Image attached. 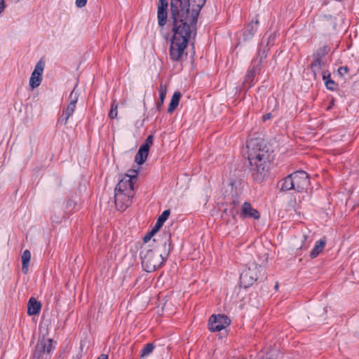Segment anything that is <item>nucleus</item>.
Segmentation results:
<instances>
[{
	"instance_id": "412c9836",
	"label": "nucleus",
	"mask_w": 359,
	"mask_h": 359,
	"mask_svg": "<svg viewBox=\"0 0 359 359\" xmlns=\"http://www.w3.org/2000/svg\"><path fill=\"white\" fill-rule=\"evenodd\" d=\"M155 348V345L153 343L147 344L141 351L140 358H144L150 355L154 348Z\"/></svg>"
},
{
	"instance_id": "7c9ffc66",
	"label": "nucleus",
	"mask_w": 359,
	"mask_h": 359,
	"mask_svg": "<svg viewBox=\"0 0 359 359\" xmlns=\"http://www.w3.org/2000/svg\"><path fill=\"white\" fill-rule=\"evenodd\" d=\"M88 0H76V6L78 8H83L86 5Z\"/></svg>"
},
{
	"instance_id": "bb28decb",
	"label": "nucleus",
	"mask_w": 359,
	"mask_h": 359,
	"mask_svg": "<svg viewBox=\"0 0 359 359\" xmlns=\"http://www.w3.org/2000/svg\"><path fill=\"white\" fill-rule=\"evenodd\" d=\"M170 214L169 210H164L163 213L158 217V219L164 223Z\"/></svg>"
},
{
	"instance_id": "aec40b11",
	"label": "nucleus",
	"mask_w": 359,
	"mask_h": 359,
	"mask_svg": "<svg viewBox=\"0 0 359 359\" xmlns=\"http://www.w3.org/2000/svg\"><path fill=\"white\" fill-rule=\"evenodd\" d=\"M256 75L255 67L249 69L245 76L243 85L246 87H250L255 76Z\"/></svg>"
},
{
	"instance_id": "5701e85b",
	"label": "nucleus",
	"mask_w": 359,
	"mask_h": 359,
	"mask_svg": "<svg viewBox=\"0 0 359 359\" xmlns=\"http://www.w3.org/2000/svg\"><path fill=\"white\" fill-rule=\"evenodd\" d=\"M330 78V74L326 75L325 72L323 74V79L325 81L326 87L330 90H334L335 88V83Z\"/></svg>"
},
{
	"instance_id": "f8f14e48",
	"label": "nucleus",
	"mask_w": 359,
	"mask_h": 359,
	"mask_svg": "<svg viewBox=\"0 0 359 359\" xmlns=\"http://www.w3.org/2000/svg\"><path fill=\"white\" fill-rule=\"evenodd\" d=\"M133 184V182H130V177L124 176L119 181L114 191L127 192L128 194H134Z\"/></svg>"
},
{
	"instance_id": "58836bf2",
	"label": "nucleus",
	"mask_w": 359,
	"mask_h": 359,
	"mask_svg": "<svg viewBox=\"0 0 359 359\" xmlns=\"http://www.w3.org/2000/svg\"><path fill=\"white\" fill-rule=\"evenodd\" d=\"M232 216H233V217H235V212H232Z\"/></svg>"
},
{
	"instance_id": "cd10ccee",
	"label": "nucleus",
	"mask_w": 359,
	"mask_h": 359,
	"mask_svg": "<svg viewBox=\"0 0 359 359\" xmlns=\"http://www.w3.org/2000/svg\"><path fill=\"white\" fill-rule=\"evenodd\" d=\"M156 233H154L152 230L149 232L144 237V243L143 244H152V241L150 242L151 238L154 236Z\"/></svg>"
},
{
	"instance_id": "f704fd0d",
	"label": "nucleus",
	"mask_w": 359,
	"mask_h": 359,
	"mask_svg": "<svg viewBox=\"0 0 359 359\" xmlns=\"http://www.w3.org/2000/svg\"><path fill=\"white\" fill-rule=\"evenodd\" d=\"M6 8L5 0H0V14Z\"/></svg>"
},
{
	"instance_id": "a878e982",
	"label": "nucleus",
	"mask_w": 359,
	"mask_h": 359,
	"mask_svg": "<svg viewBox=\"0 0 359 359\" xmlns=\"http://www.w3.org/2000/svg\"><path fill=\"white\" fill-rule=\"evenodd\" d=\"M166 93H167V87L165 85H163V84H161L160 85V89H159V100H160V102L158 104V105H161L163 104V101H164V99L165 97V95H166Z\"/></svg>"
},
{
	"instance_id": "473e14b6",
	"label": "nucleus",
	"mask_w": 359,
	"mask_h": 359,
	"mask_svg": "<svg viewBox=\"0 0 359 359\" xmlns=\"http://www.w3.org/2000/svg\"><path fill=\"white\" fill-rule=\"evenodd\" d=\"M338 72L339 74L344 75L348 72V68L346 67H341L339 68Z\"/></svg>"
},
{
	"instance_id": "2f4dec72",
	"label": "nucleus",
	"mask_w": 359,
	"mask_h": 359,
	"mask_svg": "<svg viewBox=\"0 0 359 359\" xmlns=\"http://www.w3.org/2000/svg\"><path fill=\"white\" fill-rule=\"evenodd\" d=\"M144 144H147L149 145V147H151L153 144V136L152 135H149L145 142H144Z\"/></svg>"
},
{
	"instance_id": "ddd939ff",
	"label": "nucleus",
	"mask_w": 359,
	"mask_h": 359,
	"mask_svg": "<svg viewBox=\"0 0 359 359\" xmlns=\"http://www.w3.org/2000/svg\"><path fill=\"white\" fill-rule=\"evenodd\" d=\"M241 215L245 217H252L253 219H258L260 216L259 212L248 202L243 204Z\"/></svg>"
},
{
	"instance_id": "20e7f679",
	"label": "nucleus",
	"mask_w": 359,
	"mask_h": 359,
	"mask_svg": "<svg viewBox=\"0 0 359 359\" xmlns=\"http://www.w3.org/2000/svg\"><path fill=\"white\" fill-rule=\"evenodd\" d=\"M281 191L294 190L297 192H303L307 189L310 184L309 175L299 170L287 175L278 183Z\"/></svg>"
},
{
	"instance_id": "b1692460",
	"label": "nucleus",
	"mask_w": 359,
	"mask_h": 359,
	"mask_svg": "<svg viewBox=\"0 0 359 359\" xmlns=\"http://www.w3.org/2000/svg\"><path fill=\"white\" fill-rule=\"evenodd\" d=\"M118 116V104L116 103V100H113L111 109L109 113V117L111 119L116 118Z\"/></svg>"
},
{
	"instance_id": "4468645a",
	"label": "nucleus",
	"mask_w": 359,
	"mask_h": 359,
	"mask_svg": "<svg viewBox=\"0 0 359 359\" xmlns=\"http://www.w3.org/2000/svg\"><path fill=\"white\" fill-rule=\"evenodd\" d=\"M41 304L34 297H31L27 304V314L29 316H36L40 313Z\"/></svg>"
},
{
	"instance_id": "39448f33",
	"label": "nucleus",
	"mask_w": 359,
	"mask_h": 359,
	"mask_svg": "<svg viewBox=\"0 0 359 359\" xmlns=\"http://www.w3.org/2000/svg\"><path fill=\"white\" fill-rule=\"evenodd\" d=\"M51 339H47L43 337L39 339L36 343L33 358L36 359H50L51 357V352L54 348Z\"/></svg>"
},
{
	"instance_id": "6ab92c4d",
	"label": "nucleus",
	"mask_w": 359,
	"mask_h": 359,
	"mask_svg": "<svg viewBox=\"0 0 359 359\" xmlns=\"http://www.w3.org/2000/svg\"><path fill=\"white\" fill-rule=\"evenodd\" d=\"M181 96L182 95L179 91H176L173 94L168 109V113H172L177 107Z\"/></svg>"
},
{
	"instance_id": "2eb2a0df",
	"label": "nucleus",
	"mask_w": 359,
	"mask_h": 359,
	"mask_svg": "<svg viewBox=\"0 0 359 359\" xmlns=\"http://www.w3.org/2000/svg\"><path fill=\"white\" fill-rule=\"evenodd\" d=\"M258 25V20H252L248 25L243 33L245 40L250 39L255 34L257 31Z\"/></svg>"
},
{
	"instance_id": "f257e3e1",
	"label": "nucleus",
	"mask_w": 359,
	"mask_h": 359,
	"mask_svg": "<svg viewBox=\"0 0 359 359\" xmlns=\"http://www.w3.org/2000/svg\"><path fill=\"white\" fill-rule=\"evenodd\" d=\"M205 1L171 0L173 36L170 56L172 60L182 58L191 35L196 36L198 16Z\"/></svg>"
},
{
	"instance_id": "1a4fd4ad",
	"label": "nucleus",
	"mask_w": 359,
	"mask_h": 359,
	"mask_svg": "<svg viewBox=\"0 0 359 359\" xmlns=\"http://www.w3.org/2000/svg\"><path fill=\"white\" fill-rule=\"evenodd\" d=\"M114 202L118 210L124 211L132 203L134 194L114 191Z\"/></svg>"
},
{
	"instance_id": "dca6fc26",
	"label": "nucleus",
	"mask_w": 359,
	"mask_h": 359,
	"mask_svg": "<svg viewBox=\"0 0 359 359\" xmlns=\"http://www.w3.org/2000/svg\"><path fill=\"white\" fill-rule=\"evenodd\" d=\"M326 244L325 238L320 239L316 243L313 249L310 253L311 258H316L324 249Z\"/></svg>"
},
{
	"instance_id": "a211bd4d",
	"label": "nucleus",
	"mask_w": 359,
	"mask_h": 359,
	"mask_svg": "<svg viewBox=\"0 0 359 359\" xmlns=\"http://www.w3.org/2000/svg\"><path fill=\"white\" fill-rule=\"evenodd\" d=\"M325 64V61L324 59H319L315 57V60L311 65V70L315 76H316L317 74L321 71Z\"/></svg>"
},
{
	"instance_id": "393cba45",
	"label": "nucleus",
	"mask_w": 359,
	"mask_h": 359,
	"mask_svg": "<svg viewBox=\"0 0 359 359\" xmlns=\"http://www.w3.org/2000/svg\"><path fill=\"white\" fill-rule=\"evenodd\" d=\"M330 48L327 46H323L318 50L314 57L316 58L323 59V57L328 53Z\"/></svg>"
},
{
	"instance_id": "c85d7f7f",
	"label": "nucleus",
	"mask_w": 359,
	"mask_h": 359,
	"mask_svg": "<svg viewBox=\"0 0 359 359\" xmlns=\"http://www.w3.org/2000/svg\"><path fill=\"white\" fill-rule=\"evenodd\" d=\"M129 172H130L129 174H126V175H125V176H128V177H130V182H133V180L137 178L138 172L136 170H129Z\"/></svg>"
},
{
	"instance_id": "4c0bfd02",
	"label": "nucleus",
	"mask_w": 359,
	"mask_h": 359,
	"mask_svg": "<svg viewBox=\"0 0 359 359\" xmlns=\"http://www.w3.org/2000/svg\"><path fill=\"white\" fill-rule=\"evenodd\" d=\"M266 57V52L265 50H263L262 53V57H261V59H260V62H262V58H264Z\"/></svg>"
},
{
	"instance_id": "423d86ee",
	"label": "nucleus",
	"mask_w": 359,
	"mask_h": 359,
	"mask_svg": "<svg viewBox=\"0 0 359 359\" xmlns=\"http://www.w3.org/2000/svg\"><path fill=\"white\" fill-rule=\"evenodd\" d=\"M261 272V267L257 265H252L243 271L240 276L241 285L244 287L252 285L258 279Z\"/></svg>"
},
{
	"instance_id": "f3484780",
	"label": "nucleus",
	"mask_w": 359,
	"mask_h": 359,
	"mask_svg": "<svg viewBox=\"0 0 359 359\" xmlns=\"http://www.w3.org/2000/svg\"><path fill=\"white\" fill-rule=\"evenodd\" d=\"M30 259H31V253H30L29 250H25L21 256L22 271L24 274H26L28 272V267H29Z\"/></svg>"
},
{
	"instance_id": "c9c22d12",
	"label": "nucleus",
	"mask_w": 359,
	"mask_h": 359,
	"mask_svg": "<svg viewBox=\"0 0 359 359\" xmlns=\"http://www.w3.org/2000/svg\"><path fill=\"white\" fill-rule=\"evenodd\" d=\"M271 114L270 113H269V114H266L264 115V116H262V119H263V121H266V120L270 119V118H271Z\"/></svg>"
},
{
	"instance_id": "4be33fe9",
	"label": "nucleus",
	"mask_w": 359,
	"mask_h": 359,
	"mask_svg": "<svg viewBox=\"0 0 359 359\" xmlns=\"http://www.w3.org/2000/svg\"><path fill=\"white\" fill-rule=\"evenodd\" d=\"M148 154H147L139 149V150L135 157V161L138 165H142L144 163V161L147 160Z\"/></svg>"
},
{
	"instance_id": "6e6552de",
	"label": "nucleus",
	"mask_w": 359,
	"mask_h": 359,
	"mask_svg": "<svg viewBox=\"0 0 359 359\" xmlns=\"http://www.w3.org/2000/svg\"><path fill=\"white\" fill-rule=\"evenodd\" d=\"M229 323L230 320L225 315H212L209 319L208 328L211 332H219Z\"/></svg>"
},
{
	"instance_id": "9d476101",
	"label": "nucleus",
	"mask_w": 359,
	"mask_h": 359,
	"mask_svg": "<svg viewBox=\"0 0 359 359\" xmlns=\"http://www.w3.org/2000/svg\"><path fill=\"white\" fill-rule=\"evenodd\" d=\"M43 62L41 60L39 61L29 79V86L32 88V89H34L40 85L42 80V73L43 72Z\"/></svg>"
},
{
	"instance_id": "7ed1b4c3",
	"label": "nucleus",
	"mask_w": 359,
	"mask_h": 359,
	"mask_svg": "<svg viewBox=\"0 0 359 359\" xmlns=\"http://www.w3.org/2000/svg\"><path fill=\"white\" fill-rule=\"evenodd\" d=\"M247 149L252 175L255 181L261 182L268 173L269 149L265 141L260 138L248 140Z\"/></svg>"
},
{
	"instance_id": "f03ea898",
	"label": "nucleus",
	"mask_w": 359,
	"mask_h": 359,
	"mask_svg": "<svg viewBox=\"0 0 359 359\" xmlns=\"http://www.w3.org/2000/svg\"><path fill=\"white\" fill-rule=\"evenodd\" d=\"M171 246V234L163 231L152 244H142L140 250L142 266L147 272H152L161 266L167 259Z\"/></svg>"
},
{
	"instance_id": "9b49d317",
	"label": "nucleus",
	"mask_w": 359,
	"mask_h": 359,
	"mask_svg": "<svg viewBox=\"0 0 359 359\" xmlns=\"http://www.w3.org/2000/svg\"><path fill=\"white\" fill-rule=\"evenodd\" d=\"M168 0H159L158 4V22L160 27H163L167 22L168 17Z\"/></svg>"
},
{
	"instance_id": "c756f323",
	"label": "nucleus",
	"mask_w": 359,
	"mask_h": 359,
	"mask_svg": "<svg viewBox=\"0 0 359 359\" xmlns=\"http://www.w3.org/2000/svg\"><path fill=\"white\" fill-rule=\"evenodd\" d=\"M163 223L158 219L155 224V226L153 228L152 231L154 233H157V231H158V230L161 229V227L163 226Z\"/></svg>"
},
{
	"instance_id": "0eeeda50",
	"label": "nucleus",
	"mask_w": 359,
	"mask_h": 359,
	"mask_svg": "<svg viewBox=\"0 0 359 359\" xmlns=\"http://www.w3.org/2000/svg\"><path fill=\"white\" fill-rule=\"evenodd\" d=\"M79 95L74 89L69 95L70 102L67 108L63 110L62 114L58 118V123L67 124L68 119L73 114L76 109V104L78 101Z\"/></svg>"
},
{
	"instance_id": "e433bc0d",
	"label": "nucleus",
	"mask_w": 359,
	"mask_h": 359,
	"mask_svg": "<svg viewBox=\"0 0 359 359\" xmlns=\"http://www.w3.org/2000/svg\"><path fill=\"white\" fill-rule=\"evenodd\" d=\"M97 359H108V355L106 354H102Z\"/></svg>"
},
{
	"instance_id": "72a5a7b5",
	"label": "nucleus",
	"mask_w": 359,
	"mask_h": 359,
	"mask_svg": "<svg viewBox=\"0 0 359 359\" xmlns=\"http://www.w3.org/2000/svg\"><path fill=\"white\" fill-rule=\"evenodd\" d=\"M151 147H149V145L147 144H145L144 143L140 147V149L142 150L143 151L149 154V148Z\"/></svg>"
}]
</instances>
